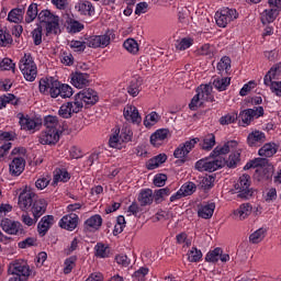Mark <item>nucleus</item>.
I'll list each match as a JSON object with an SVG mask.
<instances>
[{
    "label": "nucleus",
    "mask_w": 281,
    "mask_h": 281,
    "mask_svg": "<svg viewBox=\"0 0 281 281\" xmlns=\"http://www.w3.org/2000/svg\"><path fill=\"white\" fill-rule=\"evenodd\" d=\"M38 19L40 23H45L47 34H60V18L49 10H43L38 13V4L31 3L24 18L25 23H33Z\"/></svg>",
    "instance_id": "obj_1"
},
{
    "label": "nucleus",
    "mask_w": 281,
    "mask_h": 281,
    "mask_svg": "<svg viewBox=\"0 0 281 281\" xmlns=\"http://www.w3.org/2000/svg\"><path fill=\"white\" fill-rule=\"evenodd\" d=\"M87 45L93 49H98V47H109V45H111V34L105 33L103 35H92L88 37L86 42L72 40L69 43V47L72 52H83L87 49Z\"/></svg>",
    "instance_id": "obj_2"
},
{
    "label": "nucleus",
    "mask_w": 281,
    "mask_h": 281,
    "mask_svg": "<svg viewBox=\"0 0 281 281\" xmlns=\"http://www.w3.org/2000/svg\"><path fill=\"white\" fill-rule=\"evenodd\" d=\"M8 274L10 276L9 281H27L32 276V269L27 261L18 259L9 263Z\"/></svg>",
    "instance_id": "obj_3"
},
{
    "label": "nucleus",
    "mask_w": 281,
    "mask_h": 281,
    "mask_svg": "<svg viewBox=\"0 0 281 281\" xmlns=\"http://www.w3.org/2000/svg\"><path fill=\"white\" fill-rule=\"evenodd\" d=\"M11 155L15 157H13L9 165V172L12 177H20L25 170V155H27V150L23 147H15L12 149Z\"/></svg>",
    "instance_id": "obj_4"
},
{
    "label": "nucleus",
    "mask_w": 281,
    "mask_h": 281,
    "mask_svg": "<svg viewBox=\"0 0 281 281\" xmlns=\"http://www.w3.org/2000/svg\"><path fill=\"white\" fill-rule=\"evenodd\" d=\"M20 71H22L25 80L29 82H34L36 76H38V67L32 54L25 53L19 63Z\"/></svg>",
    "instance_id": "obj_5"
},
{
    "label": "nucleus",
    "mask_w": 281,
    "mask_h": 281,
    "mask_svg": "<svg viewBox=\"0 0 281 281\" xmlns=\"http://www.w3.org/2000/svg\"><path fill=\"white\" fill-rule=\"evenodd\" d=\"M225 166V158L210 154L209 157L202 158L195 162V170L199 172H216Z\"/></svg>",
    "instance_id": "obj_6"
},
{
    "label": "nucleus",
    "mask_w": 281,
    "mask_h": 281,
    "mask_svg": "<svg viewBox=\"0 0 281 281\" xmlns=\"http://www.w3.org/2000/svg\"><path fill=\"white\" fill-rule=\"evenodd\" d=\"M75 102L80 104V110L82 111L85 104L86 106H93V104H98V102H100V94L92 88H87L75 95Z\"/></svg>",
    "instance_id": "obj_7"
},
{
    "label": "nucleus",
    "mask_w": 281,
    "mask_h": 281,
    "mask_svg": "<svg viewBox=\"0 0 281 281\" xmlns=\"http://www.w3.org/2000/svg\"><path fill=\"white\" fill-rule=\"evenodd\" d=\"M235 190L239 199H251L254 191L251 190V177L243 175L235 184Z\"/></svg>",
    "instance_id": "obj_8"
},
{
    "label": "nucleus",
    "mask_w": 281,
    "mask_h": 281,
    "mask_svg": "<svg viewBox=\"0 0 281 281\" xmlns=\"http://www.w3.org/2000/svg\"><path fill=\"white\" fill-rule=\"evenodd\" d=\"M236 19H238V12L235 9L224 8L215 13V23L218 27H227Z\"/></svg>",
    "instance_id": "obj_9"
},
{
    "label": "nucleus",
    "mask_w": 281,
    "mask_h": 281,
    "mask_svg": "<svg viewBox=\"0 0 281 281\" xmlns=\"http://www.w3.org/2000/svg\"><path fill=\"white\" fill-rule=\"evenodd\" d=\"M40 93L56 98V93H58V80L53 77L42 78L40 80Z\"/></svg>",
    "instance_id": "obj_10"
},
{
    "label": "nucleus",
    "mask_w": 281,
    "mask_h": 281,
    "mask_svg": "<svg viewBox=\"0 0 281 281\" xmlns=\"http://www.w3.org/2000/svg\"><path fill=\"white\" fill-rule=\"evenodd\" d=\"M60 140L59 130H45L40 134V143L44 146H54Z\"/></svg>",
    "instance_id": "obj_11"
},
{
    "label": "nucleus",
    "mask_w": 281,
    "mask_h": 281,
    "mask_svg": "<svg viewBox=\"0 0 281 281\" xmlns=\"http://www.w3.org/2000/svg\"><path fill=\"white\" fill-rule=\"evenodd\" d=\"M199 143V138H192L190 140H187L183 145H180L175 151L173 157L176 159H180L181 161H186V157L190 155V151L196 144Z\"/></svg>",
    "instance_id": "obj_12"
},
{
    "label": "nucleus",
    "mask_w": 281,
    "mask_h": 281,
    "mask_svg": "<svg viewBox=\"0 0 281 281\" xmlns=\"http://www.w3.org/2000/svg\"><path fill=\"white\" fill-rule=\"evenodd\" d=\"M80 103L75 99L74 102L64 103L58 110V115L64 120H69L74 113H80Z\"/></svg>",
    "instance_id": "obj_13"
},
{
    "label": "nucleus",
    "mask_w": 281,
    "mask_h": 281,
    "mask_svg": "<svg viewBox=\"0 0 281 281\" xmlns=\"http://www.w3.org/2000/svg\"><path fill=\"white\" fill-rule=\"evenodd\" d=\"M194 192H196V184H194V182H187L170 196V201L173 203V201H179V199H183V196H190L194 194Z\"/></svg>",
    "instance_id": "obj_14"
},
{
    "label": "nucleus",
    "mask_w": 281,
    "mask_h": 281,
    "mask_svg": "<svg viewBox=\"0 0 281 281\" xmlns=\"http://www.w3.org/2000/svg\"><path fill=\"white\" fill-rule=\"evenodd\" d=\"M252 211L254 206L251 204L243 203L232 212L231 216L234 221H247V217L251 216Z\"/></svg>",
    "instance_id": "obj_15"
},
{
    "label": "nucleus",
    "mask_w": 281,
    "mask_h": 281,
    "mask_svg": "<svg viewBox=\"0 0 281 281\" xmlns=\"http://www.w3.org/2000/svg\"><path fill=\"white\" fill-rule=\"evenodd\" d=\"M20 126L24 131H36L41 126V120L29 115L18 114Z\"/></svg>",
    "instance_id": "obj_16"
},
{
    "label": "nucleus",
    "mask_w": 281,
    "mask_h": 281,
    "mask_svg": "<svg viewBox=\"0 0 281 281\" xmlns=\"http://www.w3.org/2000/svg\"><path fill=\"white\" fill-rule=\"evenodd\" d=\"M123 115L126 122H132V124H142V115H139V110H137L135 105H125Z\"/></svg>",
    "instance_id": "obj_17"
},
{
    "label": "nucleus",
    "mask_w": 281,
    "mask_h": 281,
    "mask_svg": "<svg viewBox=\"0 0 281 281\" xmlns=\"http://www.w3.org/2000/svg\"><path fill=\"white\" fill-rule=\"evenodd\" d=\"M214 210H216V203L204 202L198 206V216L204 221H210L214 216Z\"/></svg>",
    "instance_id": "obj_18"
},
{
    "label": "nucleus",
    "mask_w": 281,
    "mask_h": 281,
    "mask_svg": "<svg viewBox=\"0 0 281 281\" xmlns=\"http://www.w3.org/2000/svg\"><path fill=\"white\" fill-rule=\"evenodd\" d=\"M170 137V131L167 128H160L157 130L155 133L150 136V144L151 146H164L165 142H168V138Z\"/></svg>",
    "instance_id": "obj_19"
},
{
    "label": "nucleus",
    "mask_w": 281,
    "mask_h": 281,
    "mask_svg": "<svg viewBox=\"0 0 281 281\" xmlns=\"http://www.w3.org/2000/svg\"><path fill=\"white\" fill-rule=\"evenodd\" d=\"M75 10H77L81 16H94L95 15V7L89 0H82V1L77 2L75 5Z\"/></svg>",
    "instance_id": "obj_20"
},
{
    "label": "nucleus",
    "mask_w": 281,
    "mask_h": 281,
    "mask_svg": "<svg viewBox=\"0 0 281 281\" xmlns=\"http://www.w3.org/2000/svg\"><path fill=\"white\" fill-rule=\"evenodd\" d=\"M0 225L5 234L16 235L20 232H23V226L20 222H15L10 218H3Z\"/></svg>",
    "instance_id": "obj_21"
},
{
    "label": "nucleus",
    "mask_w": 281,
    "mask_h": 281,
    "mask_svg": "<svg viewBox=\"0 0 281 281\" xmlns=\"http://www.w3.org/2000/svg\"><path fill=\"white\" fill-rule=\"evenodd\" d=\"M70 82L76 89H85V87H89V74L75 72L71 75Z\"/></svg>",
    "instance_id": "obj_22"
},
{
    "label": "nucleus",
    "mask_w": 281,
    "mask_h": 281,
    "mask_svg": "<svg viewBox=\"0 0 281 281\" xmlns=\"http://www.w3.org/2000/svg\"><path fill=\"white\" fill-rule=\"evenodd\" d=\"M237 147H238V142L228 140L224 145L216 146L213 149L212 155H215V157H223L221 155H227L228 153L236 150Z\"/></svg>",
    "instance_id": "obj_23"
},
{
    "label": "nucleus",
    "mask_w": 281,
    "mask_h": 281,
    "mask_svg": "<svg viewBox=\"0 0 281 281\" xmlns=\"http://www.w3.org/2000/svg\"><path fill=\"white\" fill-rule=\"evenodd\" d=\"M59 227H61V229H67L68 232H74V229L78 227V215L71 213L63 216L59 221Z\"/></svg>",
    "instance_id": "obj_24"
},
{
    "label": "nucleus",
    "mask_w": 281,
    "mask_h": 281,
    "mask_svg": "<svg viewBox=\"0 0 281 281\" xmlns=\"http://www.w3.org/2000/svg\"><path fill=\"white\" fill-rule=\"evenodd\" d=\"M267 142V135L263 132L255 130L247 136L248 146L256 147Z\"/></svg>",
    "instance_id": "obj_25"
},
{
    "label": "nucleus",
    "mask_w": 281,
    "mask_h": 281,
    "mask_svg": "<svg viewBox=\"0 0 281 281\" xmlns=\"http://www.w3.org/2000/svg\"><path fill=\"white\" fill-rule=\"evenodd\" d=\"M34 199V192L31 190L24 189L19 196V207L23 211L30 210L32 207V201Z\"/></svg>",
    "instance_id": "obj_26"
},
{
    "label": "nucleus",
    "mask_w": 281,
    "mask_h": 281,
    "mask_svg": "<svg viewBox=\"0 0 281 281\" xmlns=\"http://www.w3.org/2000/svg\"><path fill=\"white\" fill-rule=\"evenodd\" d=\"M45 210H47V201H45V199H37L34 201L32 206L34 218H41V216L45 214Z\"/></svg>",
    "instance_id": "obj_27"
},
{
    "label": "nucleus",
    "mask_w": 281,
    "mask_h": 281,
    "mask_svg": "<svg viewBox=\"0 0 281 281\" xmlns=\"http://www.w3.org/2000/svg\"><path fill=\"white\" fill-rule=\"evenodd\" d=\"M54 225V217L53 215H45L37 224L38 234L45 236L49 228Z\"/></svg>",
    "instance_id": "obj_28"
},
{
    "label": "nucleus",
    "mask_w": 281,
    "mask_h": 281,
    "mask_svg": "<svg viewBox=\"0 0 281 281\" xmlns=\"http://www.w3.org/2000/svg\"><path fill=\"white\" fill-rule=\"evenodd\" d=\"M168 156L166 154H159L146 162V168L147 170H156V168H159L162 164H166Z\"/></svg>",
    "instance_id": "obj_29"
},
{
    "label": "nucleus",
    "mask_w": 281,
    "mask_h": 281,
    "mask_svg": "<svg viewBox=\"0 0 281 281\" xmlns=\"http://www.w3.org/2000/svg\"><path fill=\"white\" fill-rule=\"evenodd\" d=\"M196 93L204 102H212L214 100L212 85H201L198 88Z\"/></svg>",
    "instance_id": "obj_30"
},
{
    "label": "nucleus",
    "mask_w": 281,
    "mask_h": 281,
    "mask_svg": "<svg viewBox=\"0 0 281 281\" xmlns=\"http://www.w3.org/2000/svg\"><path fill=\"white\" fill-rule=\"evenodd\" d=\"M85 225L86 229H88L89 232H95L100 229V227H102V216L92 215L85 222Z\"/></svg>",
    "instance_id": "obj_31"
},
{
    "label": "nucleus",
    "mask_w": 281,
    "mask_h": 281,
    "mask_svg": "<svg viewBox=\"0 0 281 281\" xmlns=\"http://www.w3.org/2000/svg\"><path fill=\"white\" fill-rule=\"evenodd\" d=\"M216 69L221 76L229 74V69H232V59L228 56L222 57L217 63Z\"/></svg>",
    "instance_id": "obj_32"
},
{
    "label": "nucleus",
    "mask_w": 281,
    "mask_h": 281,
    "mask_svg": "<svg viewBox=\"0 0 281 281\" xmlns=\"http://www.w3.org/2000/svg\"><path fill=\"white\" fill-rule=\"evenodd\" d=\"M281 74V63L276 64L270 68L267 75L263 78V85H271V80H276Z\"/></svg>",
    "instance_id": "obj_33"
},
{
    "label": "nucleus",
    "mask_w": 281,
    "mask_h": 281,
    "mask_svg": "<svg viewBox=\"0 0 281 281\" xmlns=\"http://www.w3.org/2000/svg\"><path fill=\"white\" fill-rule=\"evenodd\" d=\"M71 179V175L67 169H56L54 171L53 183H67Z\"/></svg>",
    "instance_id": "obj_34"
},
{
    "label": "nucleus",
    "mask_w": 281,
    "mask_h": 281,
    "mask_svg": "<svg viewBox=\"0 0 281 281\" xmlns=\"http://www.w3.org/2000/svg\"><path fill=\"white\" fill-rule=\"evenodd\" d=\"M278 153V145L274 143L265 144L258 151L260 157H273Z\"/></svg>",
    "instance_id": "obj_35"
},
{
    "label": "nucleus",
    "mask_w": 281,
    "mask_h": 281,
    "mask_svg": "<svg viewBox=\"0 0 281 281\" xmlns=\"http://www.w3.org/2000/svg\"><path fill=\"white\" fill-rule=\"evenodd\" d=\"M229 85H232V78L229 77H217L213 80V87H215L217 91H226Z\"/></svg>",
    "instance_id": "obj_36"
},
{
    "label": "nucleus",
    "mask_w": 281,
    "mask_h": 281,
    "mask_svg": "<svg viewBox=\"0 0 281 281\" xmlns=\"http://www.w3.org/2000/svg\"><path fill=\"white\" fill-rule=\"evenodd\" d=\"M58 95H60V98H71L74 95V88L58 81L56 98H58Z\"/></svg>",
    "instance_id": "obj_37"
},
{
    "label": "nucleus",
    "mask_w": 281,
    "mask_h": 281,
    "mask_svg": "<svg viewBox=\"0 0 281 281\" xmlns=\"http://www.w3.org/2000/svg\"><path fill=\"white\" fill-rule=\"evenodd\" d=\"M278 16V9H266L261 13V23L267 25V23H273Z\"/></svg>",
    "instance_id": "obj_38"
},
{
    "label": "nucleus",
    "mask_w": 281,
    "mask_h": 281,
    "mask_svg": "<svg viewBox=\"0 0 281 281\" xmlns=\"http://www.w3.org/2000/svg\"><path fill=\"white\" fill-rule=\"evenodd\" d=\"M216 52V48L210 44H204L195 50V54L198 56H206L207 58H214V54Z\"/></svg>",
    "instance_id": "obj_39"
},
{
    "label": "nucleus",
    "mask_w": 281,
    "mask_h": 281,
    "mask_svg": "<svg viewBox=\"0 0 281 281\" xmlns=\"http://www.w3.org/2000/svg\"><path fill=\"white\" fill-rule=\"evenodd\" d=\"M216 146V136L214 134H207L202 137L201 148L203 150H212Z\"/></svg>",
    "instance_id": "obj_40"
},
{
    "label": "nucleus",
    "mask_w": 281,
    "mask_h": 281,
    "mask_svg": "<svg viewBox=\"0 0 281 281\" xmlns=\"http://www.w3.org/2000/svg\"><path fill=\"white\" fill-rule=\"evenodd\" d=\"M238 161H240V149L237 147L231 153L225 164L228 168H236L238 166Z\"/></svg>",
    "instance_id": "obj_41"
},
{
    "label": "nucleus",
    "mask_w": 281,
    "mask_h": 281,
    "mask_svg": "<svg viewBox=\"0 0 281 281\" xmlns=\"http://www.w3.org/2000/svg\"><path fill=\"white\" fill-rule=\"evenodd\" d=\"M265 236H267V229L266 228H258L249 236V241L252 243V245H258V243H262L265 240Z\"/></svg>",
    "instance_id": "obj_42"
},
{
    "label": "nucleus",
    "mask_w": 281,
    "mask_h": 281,
    "mask_svg": "<svg viewBox=\"0 0 281 281\" xmlns=\"http://www.w3.org/2000/svg\"><path fill=\"white\" fill-rule=\"evenodd\" d=\"M123 144L124 143L120 137V128H115L110 137L109 145L111 146V148H117L120 150Z\"/></svg>",
    "instance_id": "obj_43"
},
{
    "label": "nucleus",
    "mask_w": 281,
    "mask_h": 281,
    "mask_svg": "<svg viewBox=\"0 0 281 281\" xmlns=\"http://www.w3.org/2000/svg\"><path fill=\"white\" fill-rule=\"evenodd\" d=\"M123 47L126 49V52H128V54L135 55L139 52V44L134 38H127L123 43Z\"/></svg>",
    "instance_id": "obj_44"
},
{
    "label": "nucleus",
    "mask_w": 281,
    "mask_h": 281,
    "mask_svg": "<svg viewBox=\"0 0 281 281\" xmlns=\"http://www.w3.org/2000/svg\"><path fill=\"white\" fill-rule=\"evenodd\" d=\"M187 258L189 262H201V259L203 258V252H201V250L196 247H192L188 250Z\"/></svg>",
    "instance_id": "obj_45"
},
{
    "label": "nucleus",
    "mask_w": 281,
    "mask_h": 281,
    "mask_svg": "<svg viewBox=\"0 0 281 281\" xmlns=\"http://www.w3.org/2000/svg\"><path fill=\"white\" fill-rule=\"evenodd\" d=\"M192 45H194V40L191 37H184L176 42V49L179 52H186V49H190Z\"/></svg>",
    "instance_id": "obj_46"
},
{
    "label": "nucleus",
    "mask_w": 281,
    "mask_h": 281,
    "mask_svg": "<svg viewBox=\"0 0 281 281\" xmlns=\"http://www.w3.org/2000/svg\"><path fill=\"white\" fill-rule=\"evenodd\" d=\"M138 201L142 205H150V203H153V190L145 189L140 191Z\"/></svg>",
    "instance_id": "obj_47"
},
{
    "label": "nucleus",
    "mask_w": 281,
    "mask_h": 281,
    "mask_svg": "<svg viewBox=\"0 0 281 281\" xmlns=\"http://www.w3.org/2000/svg\"><path fill=\"white\" fill-rule=\"evenodd\" d=\"M8 21L10 23H21L23 21V10L13 9L8 14Z\"/></svg>",
    "instance_id": "obj_48"
},
{
    "label": "nucleus",
    "mask_w": 281,
    "mask_h": 281,
    "mask_svg": "<svg viewBox=\"0 0 281 281\" xmlns=\"http://www.w3.org/2000/svg\"><path fill=\"white\" fill-rule=\"evenodd\" d=\"M221 254H223V249L217 247L213 250H210L205 256L206 262H218L221 259Z\"/></svg>",
    "instance_id": "obj_49"
},
{
    "label": "nucleus",
    "mask_w": 281,
    "mask_h": 281,
    "mask_svg": "<svg viewBox=\"0 0 281 281\" xmlns=\"http://www.w3.org/2000/svg\"><path fill=\"white\" fill-rule=\"evenodd\" d=\"M58 117L48 115L44 120V126H46V131H58Z\"/></svg>",
    "instance_id": "obj_50"
},
{
    "label": "nucleus",
    "mask_w": 281,
    "mask_h": 281,
    "mask_svg": "<svg viewBox=\"0 0 281 281\" xmlns=\"http://www.w3.org/2000/svg\"><path fill=\"white\" fill-rule=\"evenodd\" d=\"M157 122H159V114L151 112L145 116L144 126H146V128H153Z\"/></svg>",
    "instance_id": "obj_51"
},
{
    "label": "nucleus",
    "mask_w": 281,
    "mask_h": 281,
    "mask_svg": "<svg viewBox=\"0 0 281 281\" xmlns=\"http://www.w3.org/2000/svg\"><path fill=\"white\" fill-rule=\"evenodd\" d=\"M267 164H269V161L265 158H255L245 165L244 170H251V168L267 166Z\"/></svg>",
    "instance_id": "obj_52"
},
{
    "label": "nucleus",
    "mask_w": 281,
    "mask_h": 281,
    "mask_svg": "<svg viewBox=\"0 0 281 281\" xmlns=\"http://www.w3.org/2000/svg\"><path fill=\"white\" fill-rule=\"evenodd\" d=\"M236 120H238V113L231 112L228 114L223 115L220 119V124H222V126H227V124H234V122H236Z\"/></svg>",
    "instance_id": "obj_53"
},
{
    "label": "nucleus",
    "mask_w": 281,
    "mask_h": 281,
    "mask_svg": "<svg viewBox=\"0 0 281 281\" xmlns=\"http://www.w3.org/2000/svg\"><path fill=\"white\" fill-rule=\"evenodd\" d=\"M119 136L121 137V140L123 144H126L133 139V131H131V127L124 126L119 133Z\"/></svg>",
    "instance_id": "obj_54"
},
{
    "label": "nucleus",
    "mask_w": 281,
    "mask_h": 281,
    "mask_svg": "<svg viewBox=\"0 0 281 281\" xmlns=\"http://www.w3.org/2000/svg\"><path fill=\"white\" fill-rule=\"evenodd\" d=\"M239 117H240V122H239L240 126H249V124L254 122V119L251 117V114L248 109L240 112Z\"/></svg>",
    "instance_id": "obj_55"
},
{
    "label": "nucleus",
    "mask_w": 281,
    "mask_h": 281,
    "mask_svg": "<svg viewBox=\"0 0 281 281\" xmlns=\"http://www.w3.org/2000/svg\"><path fill=\"white\" fill-rule=\"evenodd\" d=\"M12 45V35L8 31L0 30V47Z\"/></svg>",
    "instance_id": "obj_56"
},
{
    "label": "nucleus",
    "mask_w": 281,
    "mask_h": 281,
    "mask_svg": "<svg viewBox=\"0 0 281 281\" xmlns=\"http://www.w3.org/2000/svg\"><path fill=\"white\" fill-rule=\"evenodd\" d=\"M76 267V257H69L64 261V273L67 276L74 271Z\"/></svg>",
    "instance_id": "obj_57"
},
{
    "label": "nucleus",
    "mask_w": 281,
    "mask_h": 281,
    "mask_svg": "<svg viewBox=\"0 0 281 281\" xmlns=\"http://www.w3.org/2000/svg\"><path fill=\"white\" fill-rule=\"evenodd\" d=\"M139 91H142L139 83L134 79L127 88V93H130L132 98H137V95H139Z\"/></svg>",
    "instance_id": "obj_58"
},
{
    "label": "nucleus",
    "mask_w": 281,
    "mask_h": 281,
    "mask_svg": "<svg viewBox=\"0 0 281 281\" xmlns=\"http://www.w3.org/2000/svg\"><path fill=\"white\" fill-rule=\"evenodd\" d=\"M68 30L72 32V34H77V32H82L85 30V25L76 20H70L68 22Z\"/></svg>",
    "instance_id": "obj_59"
},
{
    "label": "nucleus",
    "mask_w": 281,
    "mask_h": 281,
    "mask_svg": "<svg viewBox=\"0 0 281 281\" xmlns=\"http://www.w3.org/2000/svg\"><path fill=\"white\" fill-rule=\"evenodd\" d=\"M203 104H205V101H204L201 97H199L198 94H195V95L192 98V100H191V102H190V104H189V109H190L191 111H196V109H199L200 106H203Z\"/></svg>",
    "instance_id": "obj_60"
},
{
    "label": "nucleus",
    "mask_w": 281,
    "mask_h": 281,
    "mask_svg": "<svg viewBox=\"0 0 281 281\" xmlns=\"http://www.w3.org/2000/svg\"><path fill=\"white\" fill-rule=\"evenodd\" d=\"M214 181H215L214 177L206 176V177L202 178V180L200 181V186H201L202 190H210L211 188H213Z\"/></svg>",
    "instance_id": "obj_61"
},
{
    "label": "nucleus",
    "mask_w": 281,
    "mask_h": 281,
    "mask_svg": "<svg viewBox=\"0 0 281 281\" xmlns=\"http://www.w3.org/2000/svg\"><path fill=\"white\" fill-rule=\"evenodd\" d=\"M14 67H16V65L12 63V59L10 58H4L0 63L1 71H14Z\"/></svg>",
    "instance_id": "obj_62"
},
{
    "label": "nucleus",
    "mask_w": 281,
    "mask_h": 281,
    "mask_svg": "<svg viewBox=\"0 0 281 281\" xmlns=\"http://www.w3.org/2000/svg\"><path fill=\"white\" fill-rule=\"evenodd\" d=\"M148 276V268H140L134 272V281H144V279Z\"/></svg>",
    "instance_id": "obj_63"
},
{
    "label": "nucleus",
    "mask_w": 281,
    "mask_h": 281,
    "mask_svg": "<svg viewBox=\"0 0 281 281\" xmlns=\"http://www.w3.org/2000/svg\"><path fill=\"white\" fill-rule=\"evenodd\" d=\"M266 87H270L272 93L277 95H281V81H273L271 80L270 83L266 85Z\"/></svg>",
    "instance_id": "obj_64"
}]
</instances>
